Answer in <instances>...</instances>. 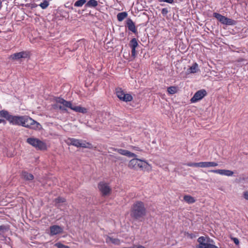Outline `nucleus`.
<instances>
[{
	"label": "nucleus",
	"instance_id": "37",
	"mask_svg": "<svg viewBox=\"0 0 248 248\" xmlns=\"http://www.w3.org/2000/svg\"><path fill=\"white\" fill-rule=\"evenodd\" d=\"M123 248H146L142 245H134V246L131 247Z\"/></svg>",
	"mask_w": 248,
	"mask_h": 248
},
{
	"label": "nucleus",
	"instance_id": "40",
	"mask_svg": "<svg viewBox=\"0 0 248 248\" xmlns=\"http://www.w3.org/2000/svg\"><path fill=\"white\" fill-rule=\"evenodd\" d=\"M232 239L233 240L234 243L236 245H238L239 244V241L238 239L237 238H232Z\"/></svg>",
	"mask_w": 248,
	"mask_h": 248
},
{
	"label": "nucleus",
	"instance_id": "35",
	"mask_svg": "<svg viewBox=\"0 0 248 248\" xmlns=\"http://www.w3.org/2000/svg\"><path fill=\"white\" fill-rule=\"evenodd\" d=\"M168 10L167 8H163L161 10V13L164 16L168 14Z\"/></svg>",
	"mask_w": 248,
	"mask_h": 248
},
{
	"label": "nucleus",
	"instance_id": "11",
	"mask_svg": "<svg viewBox=\"0 0 248 248\" xmlns=\"http://www.w3.org/2000/svg\"><path fill=\"white\" fill-rule=\"evenodd\" d=\"M207 94L205 90H201L197 91L191 98L190 101L192 103L196 102L203 98Z\"/></svg>",
	"mask_w": 248,
	"mask_h": 248
},
{
	"label": "nucleus",
	"instance_id": "24",
	"mask_svg": "<svg viewBox=\"0 0 248 248\" xmlns=\"http://www.w3.org/2000/svg\"><path fill=\"white\" fill-rule=\"evenodd\" d=\"M127 16V13L124 12L119 13L117 15V19L119 21H123L125 18H126Z\"/></svg>",
	"mask_w": 248,
	"mask_h": 248
},
{
	"label": "nucleus",
	"instance_id": "16",
	"mask_svg": "<svg viewBox=\"0 0 248 248\" xmlns=\"http://www.w3.org/2000/svg\"><path fill=\"white\" fill-rule=\"evenodd\" d=\"M28 53L25 51H22L18 53H16L11 56L13 60H19L21 58H25L28 56Z\"/></svg>",
	"mask_w": 248,
	"mask_h": 248
},
{
	"label": "nucleus",
	"instance_id": "41",
	"mask_svg": "<svg viewBox=\"0 0 248 248\" xmlns=\"http://www.w3.org/2000/svg\"><path fill=\"white\" fill-rule=\"evenodd\" d=\"M244 197L245 199L248 200V191H246L244 193Z\"/></svg>",
	"mask_w": 248,
	"mask_h": 248
},
{
	"label": "nucleus",
	"instance_id": "31",
	"mask_svg": "<svg viewBox=\"0 0 248 248\" xmlns=\"http://www.w3.org/2000/svg\"><path fill=\"white\" fill-rule=\"evenodd\" d=\"M187 166L189 167H200V162L199 163H187L185 164Z\"/></svg>",
	"mask_w": 248,
	"mask_h": 248
},
{
	"label": "nucleus",
	"instance_id": "5",
	"mask_svg": "<svg viewBox=\"0 0 248 248\" xmlns=\"http://www.w3.org/2000/svg\"><path fill=\"white\" fill-rule=\"evenodd\" d=\"M68 145H73L77 147H82L91 148V144L86 142L80 140L76 139L74 138H68L66 141Z\"/></svg>",
	"mask_w": 248,
	"mask_h": 248
},
{
	"label": "nucleus",
	"instance_id": "13",
	"mask_svg": "<svg viewBox=\"0 0 248 248\" xmlns=\"http://www.w3.org/2000/svg\"><path fill=\"white\" fill-rule=\"evenodd\" d=\"M113 151L117 152L119 154L127 156L128 157H137V155L133 153L128 150L123 149L114 148Z\"/></svg>",
	"mask_w": 248,
	"mask_h": 248
},
{
	"label": "nucleus",
	"instance_id": "21",
	"mask_svg": "<svg viewBox=\"0 0 248 248\" xmlns=\"http://www.w3.org/2000/svg\"><path fill=\"white\" fill-rule=\"evenodd\" d=\"M184 200L188 204L193 203L196 202L194 197L188 195H185L184 196Z\"/></svg>",
	"mask_w": 248,
	"mask_h": 248
},
{
	"label": "nucleus",
	"instance_id": "39",
	"mask_svg": "<svg viewBox=\"0 0 248 248\" xmlns=\"http://www.w3.org/2000/svg\"><path fill=\"white\" fill-rule=\"evenodd\" d=\"M187 236L188 237L190 238L191 239H192L196 237V236L194 234L189 233H187Z\"/></svg>",
	"mask_w": 248,
	"mask_h": 248
},
{
	"label": "nucleus",
	"instance_id": "42",
	"mask_svg": "<svg viewBox=\"0 0 248 248\" xmlns=\"http://www.w3.org/2000/svg\"><path fill=\"white\" fill-rule=\"evenodd\" d=\"M1 123H4V124L6 123L5 121L3 119H0V124Z\"/></svg>",
	"mask_w": 248,
	"mask_h": 248
},
{
	"label": "nucleus",
	"instance_id": "29",
	"mask_svg": "<svg viewBox=\"0 0 248 248\" xmlns=\"http://www.w3.org/2000/svg\"><path fill=\"white\" fill-rule=\"evenodd\" d=\"M55 107L56 108H58L62 110L63 112H66L67 109L65 108L64 106H62V105L60 104H56L55 105Z\"/></svg>",
	"mask_w": 248,
	"mask_h": 248
},
{
	"label": "nucleus",
	"instance_id": "20",
	"mask_svg": "<svg viewBox=\"0 0 248 248\" xmlns=\"http://www.w3.org/2000/svg\"><path fill=\"white\" fill-rule=\"evenodd\" d=\"M107 243L111 242L112 243L119 245L121 243L120 240L118 238H113L108 236H107L106 239Z\"/></svg>",
	"mask_w": 248,
	"mask_h": 248
},
{
	"label": "nucleus",
	"instance_id": "6",
	"mask_svg": "<svg viewBox=\"0 0 248 248\" xmlns=\"http://www.w3.org/2000/svg\"><path fill=\"white\" fill-rule=\"evenodd\" d=\"M22 126L27 128L36 129L39 128L40 125L39 123L34 121L31 117L28 116H24Z\"/></svg>",
	"mask_w": 248,
	"mask_h": 248
},
{
	"label": "nucleus",
	"instance_id": "34",
	"mask_svg": "<svg viewBox=\"0 0 248 248\" xmlns=\"http://www.w3.org/2000/svg\"><path fill=\"white\" fill-rule=\"evenodd\" d=\"M6 230V227L4 225L0 226V235L4 232Z\"/></svg>",
	"mask_w": 248,
	"mask_h": 248
},
{
	"label": "nucleus",
	"instance_id": "18",
	"mask_svg": "<svg viewBox=\"0 0 248 248\" xmlns=\"http://www.w3.org/2000/svg\"><path fill=\"white\" fill-rule=\"evenodd\" d=\"M218 164L215 162H200V167L209 168L212 167H216Z\"/></svg>",
	"mask_w": 248,
	"mask_h": 248
},
{
	"label": "nucleus",
	"instance_id": "12",
	"mask_svg": "<svg viewBox=\"0 0 248 248\" xmlns=\"http://www.w3.org/2000/svg\"><path fill=\"white\" fill-rule=\"evenodd\" d=\"M49 235L53 236L60 233H61L63 232V229L59 225H52L49 227Z\"/></svg>",
	"mask_w": 248,
	"mask_h": 248
},
{
	"label": "nucleus",
	"instance_id": "27",
	"mask_svg": "<svg viewBox=\"0 0 248 248\" xmlns=\"http://www.w3.org/2000/svg\"><path fill=\"white\" fill-rule=\"evenodd\" d=\"M86 2V0H78L74 3L75 7H81L83 4Z\"/></svg>",
	"mask_w": 248,
	"mask_h": 248
},
{
	"label": "nucleus",
	"instance_id": "15",
	"mask_svg": "<svg viewBox=\"0 0 248 248\" xmlns=\"http://www.w3.org/2000/svg\"><path fill=\"white\" fill-rule=\"evenodd\" d=\"M56 102L57 104H60L61 105H62V106H64L65 108L67 109V108H70L71 109L72 107V104L70 101H66L65 100L63 99L62 98H57L56 99Z\"/></svg>",
	"mask_w": 248,
	"mask_h": 248
},
{
	"label": "nucleus",
	"instance_id": "17",
	"mask_svg": "<svg viewBox=\"0 0 248 248\" xmlns=\"http://www.w3.org/2000/svg\"><path fill=\"white\" fill-rule=\"evenodd\" d=\"M126 26L128 30L136 33L137 31L135 25L133 21L130 18H128L126 21Z\"/></svg>",
	"mask_w": 248,
	"mask_h": 248
},
{
	"label": "nucleus",
	"instance_id": "2",
	"mask_svg": "<svg viewBox=\"0 0 248 248\" xmlns=\"http://www.w3.org/2000/svg\"><path fill=\"white\" fill-rule=\"evenodd\" d=\"M127 166L130 169L138 170H147L150 165L146 161L135 157L129 161Z\"/></svg>",
	"mask_w": 248,
	"mask_h": 248
},
{
	"label": "nucleus",
	"instance_id": "30",
	"mask_svg": "<svg viewBox=\"0 0 248 248\" xmlns=\"http://www.w3.org/2000/svg\"><path fill=\"white\" fill-rule=\"evenodd\" d=\"M48 5V2L47 0H45L43 2L41 3L39 5L42 9H44L47 7Z\"/></svg>",
	"mask_w": 248,
	"mask_h": 248
},
{
	"label": "nucleus",
	"instance_id": "23",
	"mask_svg": "<svg viewBox=\"0 0 248 248\" xmlns=\"http://www.w3.org/2000/svg\"><path fill=\"white\" fill-rule=\"evenodd\" d=\"M98 5V2L96 0H90L86 3V7H95Z\"/></svg>",
	"mask_w": 248,
	"mask_h": 248
},
{
	"label": "nucleus",
	"instance_id": "43",
	"mask_svg": "<svg viewBox=\"0 0 248 248\" xmlns=\"http://www.w3.org/2000/svg\"><path fill=\"white\" fill-rule=\"evenodd\" d=\"M133 148L135 149L137 151H140V148L139 147H133Z\"/></svg>",
	"mask_w": 248,
	"mask_h": 248
},
{
	"label": "nucleus",
	"instance_id": "1",
	"mask_svg": "<svg viewBox=\"0 0 248 248\" xmlns=\"http://www.w3.org/2000/svg\"><path fill=\"white\" fill-rule=\"evenodd\" d=\"M146 208L144 203L140 201H136L131 206L130 216L135 220L141 221L146 215Z\"/></svg>",
	"mask_w": 248,
	"mask_h": 248
},
{
	"label": "nucleus",
	"instance_id": "36",
	"mask_svg": "<svg viewBox=\"0 0 248 248\" xmlns=\"http://www.w3.org/2000/svg\"><path fill=\"white\" fill-rule=\"evenodd\" d=\"M131 56L135 58L136 55V48H131Z\"/></svg>",
	"mask_w": 248,
	"mask_h": 248
},
{
	"label": "nucleus",
	"instance_id": "33",
	"mask_svg": "<svg viewBox=\"0 0 248 248\" xmlns=\"http://www.w3.org/2000/svg\"><path fill=\"white\" fill-rule=\"evenodd\" d=\"M55 201L56 203L64 202H65V199L62 197H58L55 199Z\"/></svg>",
	"mask_w": 248,
	"mask_h": 248
},
{
	"label": "nucleus",
	"instance_id": "3",
	"mask_svg": "<svg viewBox=\"0 0 248 248\" xmlns=\"http://www.w3.org/2000/svg\"><path fill=\"white\" fill-rule=\"evenodd\" d=\"M0 115L5 118L9 123L14 125H22L23 124L24 116H13L5 110L0 111Z\"/></svg>",
	"mask_w": 248,
	"mask_h": 248
},
{
	"label": "nucleus",
	"instance_id": "38",
	"mask_svg": "<svg viewBox=\"0 0 248 248\" xmlns=\"http://www.w3.org/2000/svg\"><path fill=\"white\" fill-rule=\"evenodd\" d=\"M160 2H166L169 3H172L174 2L173 0H158Z\"/></svg>",
	"mask_w": 248,
	"mask_h": 248
},
{
	"label": "nucleus",
	"instance_id": "10",
	"mask_svg": "<svg viewBox=\"0 0 248 248\" xmlns=\"http://www.w3.org/2000/svg\"><path fill=\"white\" fill-rule=\"evenodd\" d=\"M98 187L103 196L108 195L111 191V189L108 185L103 182H100L98 184Z\"/></svg>",
	"mask_w": 248,
	"mask_h": 248
},
{
	"label": "nucleus",
	"instance_id": "14",
	"mask_svg": "<svg viewBox=\"0 0 248 248\" xmlns=\"http://www.w3.org/2000/svg\"><path fill=\"white\" fill-rule=\"evenodd\" d=\"M209 171L227 176H232L234 174L232 171L228 170H209Z\"/></svg>",
	"mask_w": 248,
	"mask_h": 248
},
{
	"label": "nucleus",
	"instance_id": "8",
	"mask_svg": "<svg viewBox=\"0 0 248 248\" xmlns=\"http://www.w3.org/2000/svg\"><path fill=\"white\" fill-rule=\"evenodd\" d=\"M116 93L117 96L123 101L127 102L131 101L133 99V97L130 94L125 93L121 88L116 89Z\"/></svg>",
	"mask_w": 248,
	"mask_h": 248
},
{
	"label": "nucleus",
	"instance_id": "22",
	"mask_svg": "<svg viewBox=\"0 0 248 248\" xmlns=\"http://www.w3.org/2000/svg\"><path fill=\"white\" fill-rule=\"evenodd\" d=\"M22 175L23 178L26 180H32L34 178V176L32 174L26 171L22 172Z\"/></svg>",
	"mask_w": 248,
	"mask_h": 248
},
{
	"label": "nucleus",
	"instance_id": "32",
	"mask_svg": "<svg viewBox=\"0 0 248 248\" xmlns=\"http://www.w3.org/2000/svg\"><path fill=\"white\" fill-rule=\"evenodd\" d=\"M55 246L58 248H70L68 246H65L61 243H56Z\"/></svg>",
	"mask_w": 248,
	"mask_h": 248
},
{
	"label": "nucleus",
	"instance_id": "25",
	"mask_svg": "<svg viewBox=\"0 0 248 248\" xmlns=\"http://www.w3.org/2000/svg\"><path fill=\"white\" fill-rule=\"evenodd\" d=\"M198 70V65L196 63H194L189 69V72L190 73H195Z\"/></svg>",
	"mask_w": 248,
	"mask_h": 248
},
{
	"label": "nucleus",
	"instance_id": "26",
	"mask_svg": "<svg viewBox=\"0 0 248 248\" xmlns=\"http://www.w3.org/2000/svg\"><path fill=\"white\" fill-rule=\"evenodd\" d=\"M138 46L137 40L134 38L131 40L129 43V46L131 48H136Z\"/></svg>",
	"mask_w": 248,
	"mask_h": 248
},
{
	"label": "nucleus",
	"instance_id": "7",
	"mask_svg": "<svg viewBox=\"0 0 248 248\" xmlns=\"http://www.w3.org/2000/svg\"><path fill=\"white\" fill-rule=\"evenodd\" d=\"M213 16L217 18L222 24L224 25H234L236 23V21L234 20L227 18L217 13H214L213 14Z\"/></svg>",
	"mask_w": 248,
	"mask_h": 248
},
{
	"label": "nucleus",
	"instance_id": "9",
	"mask_svg": "<svg viewBox=\"0 0 248 248\" xmlns=\"http://www.w3.org/2000/svg\"><path fill=\"white\" fill-rule=\"evenodd\" d=\"M116 93L117 96L123 101L127 102L131 101L133 99V97L130 94L125 93L121 88L116 89Z\"/></svg>",
	"mask_w": 248,
	"mask_h": 248
},
{
	"label": "nucleus",
	"instance_id": "28",
	"mask_svg": "<svg viewBox=\"0 0 248 248\" xmlns=\"http://www.w3.org/2000/svg\"><path fill=\"white\" fill-rule=\"evenodd\" d=\"M167 91L170 94H174L177 92V89L174 86H170L168 88Z\"/></svg>",
	"mask_w": 248,
	"mask_h": 248
},
{
	"label": "nucleus",
	"instance_id": "44",
	"mask_svg": "<svg viewBox=\"0 0 248 248\" xmlns=\"http://www.w3.org/2000/svg\"><path fill=\"white\" fill-rule=\"evenodd\" d=\"M2 7V3H1V0H0V8Z\"/></svg>",
	"mask_w": 248,
	"mask_h": 248
},
{
	"label": "nucleus",
	"instance_id": "4",
	"mask_svg": "<svg viewBox=\"0 0 248 248\" xmlns=\"http://www.w3.org/2000/svg\"><path fill=\"white\" fill-rule=\"evenodd\" d=\"M26 141L37 150H44L46 149V144L37 138H29L27 139Z\"/></svg>",
	"mask_w": 248,
	"mask_h": 248
},
{
	"label": "nucleus",
	"instance_id": "19",
	"mask_svg": "<svg viewBox=\"0 0 248 248\" xmlns=\"http://www.w3.org/2000/svg\"><path fill=\"white\" fill-rule=\"evenodd\" d=\"M71 109L76 112L82 113H86L87 112V110L86 108L80 106H75L73 105Z\"/></svg>",
	"mask_w": 248,
	"mask_h": 248
}]
</instances>
